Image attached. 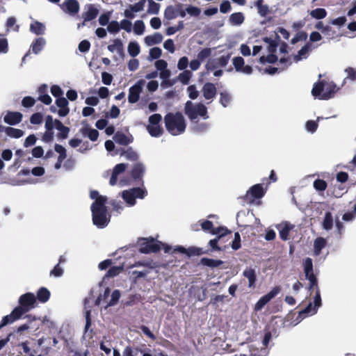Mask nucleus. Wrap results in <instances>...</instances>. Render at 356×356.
I'll list each match as a JSON object with an SVG mask.
<instances>
[{"mask_svg": "<svg viewBox=\"0 0 356 356\" xmlns=\"http://www.w3.org/2000/svg\"><path fill=\"white\" fill-rule=\"evenodd\" d=\"M5 132L8 136L14 138H19L23 136L24 134V131L22 129L13 128L11 127H6Z\"/></svg>", "mask_w": 356, "mask_h": 356, "instance_id": "473e14b6", "label": "nucleus"}, {"mask_svg": "<svg viewBox=\"0 0 356 356\" xmlns=\"http://www.w3.org/2000/svg\"><path fill=\"white\" fill-rule=\"evenodd\" d=\"M336 84L331 81H325V92L323 94L322 99L327 100L334 97V95L339 90Z\"/></svg>", "mask_w": 356, "mask_h": 356, "instance_id": "4468645a", "label": "nucleus"}, {"mask_svg": "<svg viewBox=\"0 0 356 356\" xmlns=\"http://www.w3.org/2000/svg\"><path fill=\"white\" fill-rule=\"evenodd\" d=\"M345 72L347 73V76L344 79L343 83H345L346 79H350L353 81H356V69L348 67L345 70Z\"/></svg>", "mask_w": 356, "mask_h": 356, "instance_id": "8fccbe9b", "label": "nucleus"}, {"mask_svg": "<svg viewBox=\"0 0 356 356\" xmlns=\"http://www.w3.org/2000/svg\"><path fill=\"white\" fill-rule=\"evenodd\" d=\"M305 277L309 280V290L314 289V287H317L318 286V280L316 275L314 273V270L308 272V274H305Z\"/></svg>", "mask_w": 356, "mask_h": 356, "instance_id": "58836bf2", "label": "nucleus"}, {"mask_svg": "<svg viewBox=\"0 0 356 356\" xmlns=\"http://www.w3.org/2000/svg\"><path fill=\"white\" fill-rule=\"evenodd\" d=\"M243 21L244 16L242 13H234L229 17V22L232 25H240Z\"/></svg>", "mask_w": 356, "mask_h": 356, "instance_id": "4c0bfd02", "label": "nucleus"}, {"mask_svg": "<svg viewBox=\"0 0 356 356\" xmlns=\"http://www.w3.org/2000/svg\"><path fill=\"white\" fill-rule=\"evenodd\" d=\"M120 30V24L115 20L109 22L107 26V31L111 33H116Z\"/></svg>", "mask_w": 356, "mask_h": 356, "instance_id": "de8ad7c7", "label": "nucleus"}, {"mask_svg": "<svg viewBox=\"0 0 356 356\" xmlns=\"http://www.w3.org/2000/svg\"><path fill=\"white\" fill-rule=\"evenodd\" d=\"M310 15L316 19H322L327 15V11L325 8H316L311 11Z\"/></svg>", "mask_w": 356, "mask_h": 356, "instance_id": "ea45409f", "label": "nucleus"}, {"mask_svg": "<svg viewBox=\"0 0 356 356\" xmlns=\"http://www.w3.org/2000/svg\"><path fill=\"white\" fill-rule=\"evenodd\" d=\"M46 44V41L43 38H38L31 44L32 51L34 54H38L42 51Z\"/></svg>", "mask_w": 356, "mask_h": 356, "instance_id": "c756f323", "label": "nucleus"}, {"mask_svg": "<svg viewBox=\"0 0 356 356\" xmlns=\"http://www.w3.org/2000/svg\"><path fill=\"white\" fill-rule=\"evenodd\" d=\"M333 216L331 212H325L324 219L322 222L323 228L327 231L332 229L333 227Z\"/></svg>", "mask_w": 356, "mask_h": 356, "instance_id": "7c9ffc66", "label": "nucleus"}, {"mask_svg": "<svg viewBox=\"0 0 356 356\" xmlns=\"http://www.w3.org/2000/svg\"><path fill=\"white\" fill-rule=\"evenodd\" d=\"M122 270V267L112 266L106 272L105 277H114L117 276L120 273V271Z\"/></svg>", "mask_w": 356, "mask_h": 356, "instance_id": "5fc2aeb1", "label": "nucleus"}, {"mask_svg": "<svg viewBox=\"0 0 356 356\" xmlns=\"http://www.w3.org/2000/svg\"><path fill=\"white\" fill-rule=\"evenodd\" d=\"M36 297L32 293H26L19 298V305L14 308V313L23 316L36 307Z\"/></svg>", "mask_w": 356, "mask_h": 356, "instance_id": "7ed1b4c3", "label": "nucleus"}, {"mask_svg": "<svg viewBox=\"0 0 356 356\" xmlns=\"http://www.w3.org/2000/svg\"><path fill=\"white\" fill-rule=\"evenodd\" d=\"M220 103L222 106L227 107L231 101L230 95L226 92H220Z\"/></svg>", "mask_w": 356, "mask_h": 356, "instance_id": "864d4df0", "label": "nucleus"}, {"mask_svg": "<svg viewBox=\"0 0 356 356\" xmlns=\"http://www.w3.org/2000/svg\"><path fill=\"white\" fill-rule=\"evenodd\" d=\"M80 132L83 136H87L92 141H96L99 137V131L95 129H92L88 127H82L80 129Z\"/></svg>", "mask_w": 356, "mask_h": 356, "instance_id": "5701e85b", "label": "nucleus"}, {"mask_svg": "<svg viewBox=\"0 0 356 356\" xmlns=\"http://www.w3.org/2000/svg\"><path fill=\"white\" fill-rule=\"evenodd\" d=\"M55 128L59 131L57 134V138L60 140H65L68 137L70 129L65 126L62 122L58 119L55 120Z\"/></svg>", "mask_w": 356, "mask_h": 356, "instance_id": "f3484780", "label": "nucleus"}, {"mask_svg": "<svg viewBox=\"0 0 356 356\" xmlns=\"http://www.w3.org/2000/svg\"><path fill=\"white\" fill-rule=\"evenodd\" d=\"M307 38V33L304 32V31H300L299 33H298L292 39H291V42L294 44L296 43H297L299 41H301V40H305Z\"/></svg>", "mask_w": 356, "mask_h": 356, "instance_id": "774afa93", "label": "nucleus"}, {"mask_svg": "<svg viewBox=\"0 0 356 356\" xmlns=\"http://www.w3.org/2000/svg\"><path fill=\"white\" fill-rule=\"evenodd\" d=\"M139 243V252L144 254L156 253L160 251L161 242L155 241L153 238H142Z\"/></svg>", "mask_w": 356, "mask_h": 356, "instance_id": "423d86ee", "label": "nucleus"}, {"mask_svg": "<svg viewBox=\"0 0 356 356\" xmlns=\"http://www.w3.org/2000/svg\"><path fill=\"white\" fill-rule=\"evenodd\" d=\"M8 51V40L0 34V53H7Z\"/></svg>", "mask_w": 356, "mask_h": 356, "instance_id": "680f3d73", "label": "nucleus"}, {"mask_svg": "<svg viewBox=\"0 0 356 356\" xmlns=\"http://www.w3.org/2000/svg\"><path fill=\"white\" fill-rule=\"evenodd\" d=\"M62 10L70 15L77 14L80 9V5L77 0H65L64 2L60 5Z\"/></svg>", "mask_w": 356, "mask_h": 356, "instance_id": "1a4fd4ad", "label": "nucleus"}, {"mask_svg": "<svg viewBox=\"0 0 356 356\" xmlns=\"http://www.w3.org/2000/svg\"><path fill=\"white\" fill-rule=\"evenodd\" d=\"M131 191H133L135 199H143L147 193V191L139 187L131 188Z\"/></svg>", "mask_w": 356, "mask_h": 356, "instance_id": "69168bd1", "label": "nucleus"}, {"mask_svg": "<svg viewBox=\"0 0 356 356\" xmlns=\"http://www.w3.org/2000/svg\"><path fill=\"white\" fill-rule=\"evenodd\" d=\"M56 104L60 109L58 114L60 117H65L68 115L70 108H68V101L66 98L61 97L56 99Z\"/></svg>", "mask_w": 356, "mask_h": 356, "instance_id": "dca6fc26", "label": "nucleus"}, {"mask_svg": "<svg viewBox=\"0 0 356 356\" xmlns=\"http://www.w3.org/2000/svg\"><path fill=\"white\" fill-rule=\"evenodd\" d=\"M122 197L129 206H134L136 204V199L131 189L123 191Z\"/></svg>", "mask_w": 356, "mask_h": 356, "instance_id": "72a5a7b5", "label": "nucleus"}, {"mask_svg": "<svg viewBox=\"0 0 356 356\" xmlns=\"http://www.w3.org/2000/svg\"><path fill=\"white\" fill-rule=\"evenodd\" d=\"M245 64L244 59L241 56H237L233 58V65L236 71L240 72Z\"/></svg>", "mask_w": 356, "mask_h": 356, "instance_id": "3c124183", "label": "nucleus"}, {"mask_svg": "<svg viewBox=\"0 0 356 356\" xmlns=\"http://www.w3.org/2000/svg\"><path fill=\"white\" fill-rule=\"evenodd\" d=\"M326 240L323 237H318L314 243V252L316 255H319L321 250L326 246Z\"/></svg>", "mask_w": 356, "mask_h": 356, "instance_id": "bb28decb", "label": "nucleus"}, {"mask_svg": "<svg viewBox=\"0 0 356 356\" xmlns=\"http://www.w3.org/2000/svg\"><path fill=\"white\" fill-rule=\"evenodd\" d=\"M122 154L125 155L126 158L131 161H136L138 159V154L131 147L124 151Z\"/></svg>", "mask_w": 356, "mask_h": 356, "instance_id": "13d9d810", "label": "nucleus"}, {"mask_svg": "<svg viewBox=\"0 0 356 356\" xmlns=\"http://www.w3.org/2000/svg\"><path fill=\"white\" fill-rule=\"evenodd\" d=\"M280 286H276L267 294L261 297L254 305V311H261L268 302H270L280 292Z\"/></svg>", "mask_w": 356, "mask_h": 356, "instance_id": "0eeeda50", "label": "nucleus"}, {"mask_svg": "<svg viewBox=\"0 0 356 356\" xmlns=\"http://www.w3.org/2000/svg\"><path fill=\"white\" fill-rule=\"evenodd\" d=\"M265 195V191L261 184L252 186L247 192L246 195H250L252 199H260Z\"/></svg>", "mask_w": 356, "mask_h": 356, "instance_id": "a211bd4d", "label": "nucleus"}, {"mask_svg": "<svg viewBox=\"0 0 356 356\" xmlns=\"http://www.w3.org/2000/svg\"><path fill=\"white\" fill-rule=\"evenodd\" d=\"M325 89V80L319 81L314 84L312 90V95L319 99H322V96Z\"/></svg>", "mask_w": 356, "mask_h": 356, "instance_id": "aec40b11", "label": "nucleus"}, {"mask_svg": "<svg viewBox=\"0 0 356 356\" xmlns=\"http://www.w3.org/2000/svg\"><path fill=\"white\" fill-rule=\"evenodd\" d=\"M187 92L188 93V97L191 99H195L198 95L199 92L196 88V86L195 85H191L187 88Z\"/></svg>", "mask_w": 356, "mask_h": 356, "instance_id": "e2e57ef3", "label": "nucleus"}, {"mask_svg": "<svg viewBox=\"0 0 356 356\" xmlns=\"http://www.w3.org/2000/svg\"><path fill=\"white\" fill-rule=\"evenodd\" d=\"M30 31L37 35H42L44 33L45 26L42 23L35 21L31 24Z\"/></svg>", "mask_w": 356, "mask_h": 356, "instance_id": "c85d7f7f", "label": "nucleus"}, {"mask_svg": "<svg viewBox=\"0 0 356 356\" xmlns=\"http://www.w3.org/2000/svg\"><path fill=\"white\" fill-rule=\"evenodd\" d=\"M146 0H140L135 4H129L128 9L124 11V16L127 19H134L135 15L134 13H138L144 10Z\"/></svg>", "mask_w": 356, "mask_h": 356, "instance_id": "9d476101", "label": "nucleus"}, {"mask_svg": "<svg viewBox=\"0 0 356 356\" xmlns=\"http://www.w3.org/2000/svg\"><path fill=\"white\" fill-rule=\"evenodd\" d=\"M145 168L143 163H136L134 165L133 168L131 170V177L135 180L140 179L145 172Z\"/></svg>", "mask_w": 356, "mask_h": 356, "instance_id": "412c9836", "label": "nucleus"}, {"mask_svg": "<svg viewBox=\"0 0 356 356\" xmlns=\"http://www.w3.org/2000/svg\"><path fill=\"white\" fill-rule=\"evenodd\" d=\"M107 197H100L95 201L90 207L92 222L98 228L106 227L110 222V216L107 215V207L105 205Z\"/></svg>", "mask_w": 356, "mask_h": 356, "instance_id": "f257e3e1", "label": "nucleus"}, {"mask_svg": "<svg viewBox=\"0 0 356 356\" xmlns=\"http://www.w3.org/2000/svg\"><path fill=\"white\" fill-rule=\"evenodd\" d=\"M177 17V6H168L164 11V17L168 20L173 19Z\"/></svg>", "mask_w": 356, "mask_h": 356, "instance_id": "f704fd0d", "label": "nucleus"}, {"mask_svg": "<svg viewBox=\"0 0 356 356\" xmlns=\"http://www.w3.org/2000/svg\"><path fill=\"white\" fill-rule=\"evenodd\" d=\"M243 276L248 278V286L252 287L254 286V284L257 280V275L255 273V270L253 268H247L243 271Z\"/></svg>", "mask_w": 356, "mask_h": 356, "instance_id": "a878e982", "label": "nucleus"}, {"mask_svg": "<svg viewBox=\"0 0 356 356\" xmlns=\"http://www.w3.org/2000/svg\"><path fill=\"white\" fill-rule=\"evenodd\" d=\"M202 91L206 99H212L217 94V89L215 85L210 82L204 84Z\"/></svg>", "mask_w": 356, "mask_h": 356, "instance_id": "2eb2a0df", "label": "nucleus"}, {"mask_svg": "<svg viewBox=\"0 0 356 356\" xmlns=\"http://www.w3.org/2000/svg\"><path fill=\"white\" fill-rule=\"evenodd\" d=\"M264 0H257L255 3V6L257 8L258 13L261 17H266L269 13V8L268 5H264Z\"/></svg>", "mask_w": 356, "mask_h": 356, "instance_id": "e433bc0d", "label": "nucleus"}, {"mask_svg": "<svg viewBox=\"0 0 356 356\" xmlns=\"http://www.w3.org/2000/svg\"><path fill=\"white\" fill-rule=\"evenodd\" d=\"M120 298V291L118 290L113 291L111 294V298L110 301L108 302V304L106 305V307L115 305L118 302Z\"/></svg>", "mask_w": 356, "mask_h": 356, "instance_id": "6e6d98bb", "label": "nucleus"}, {"mask_svg": "<svg viewBox=\"0 0 356 356\" xmlns=\"http://www.w3.org/2000/svg\"><path fill=\"white\" fill-rule=\"evenodd\" d=\"M211 54V49L210 48H204L197 54V59L200 61H203Z\"/></svg>", "mask_w": 356, "mask_h": 356, "instance_id": "4d7b16f0", "label": "nucleus"}, {"mask_svg": "<svg viewBox=\"0 0 356 356\" xmlns=\"http://www.w3.org/2000/svg\"><path fill=\"white\" fill-rule=\"evenodd\" d=\"M160 9V4L156 3L153 0H148L147 13L149 14L156 15L159 13Z\"/></svg>", "mask_w": 356, "mask_h": 356, "instance_id": "c03bdc74", "label": "nucleus"}, {"mask_svg": "<svg viewBox=\"0 0 356 356\" xmlns=\"http://www.w3.org/2000/svg\"><path fill=\"white\" fill-rule=\"evenodd\" d=\"M35 99L30 96L24 97L22 101V105L25 108H30L35 105Z\"/></svg>", "mask_w": 356, "mask_h": 356, "instance_id": "bf43d9fd", "label": "nucleus"}, {"mask_svg": "<svg viewBox=\"0 0 356 356\" xmlns=\"http://www.w3.org/2000/svg\"><path fill=\"white\" fill-rule=\"evenodd\" d=\"M162 120V116L159 113H155L149 117V124L146 129L152 137H160L163 134V129L161 127L160 122Z\"/></svg>", "mask_w": 356, "mask_h": 356, "instance_id": "39448f33", "label": "nucleus"}, {"mask_svg": "<svg viewBox=\"0 0 356 356\" xmlns=\"http://www.w3.org/2000/svg\"><path fill=\"white\" fill-rule=\"evenodd\" d=\"M173 252H178L181 254H185L189 257L192 256H199L204 253L202 249L200 248L190 247L188 248H186L181 245L177 246L174 249Z\"/></svg>", "mask_w": 356, "mask_h": 356, "instance_id": "f8f14e48", "label": "nucleus"}, {"mask_svg": "<svg viewBox=\"0 0 356 356\" xmlns=\"http://www.w3.org/2000/svg\"><path fill=\"white\" fill-rule=\"evenodd\" d=\"M119 24L120 29H122L128 33H130L131 31L132 23L128 19H122Z\"/></svg>", "mask_w": 356, "mask_h": 356, "instance_id": "0e129e2a", "label": "nucleus"}, {"mask_svg": "<svg viewBox=\"0 0 356 356\" xmlns=\"http://www.w3.org/2000/svg\"><path fill=\"white\" fill-rule=\"evenodd\" d=\"M314 289L316 290V294L314 298V313H316L318 307L321 306V297L319 287H314Z\"/></svg>", "mask_w": 356, "mask_h": 356, "instance_id": "a19ab883", "label": "nucleus"}, {"mask_svg": "<svg viewBox=\"0 0 356 356\" xmlns=\"http://www.w3.org/2000/svg\"><path fill=\"white\" fill-rule=\"evenodd\" d=\"M22 316V315L15 314L13 309L9 315H6L3 317L0 323V327H3L8 324L13 323L14 321L19 319Z\"/></svg>", "mask_w": 356, "mask_h": 356, "instance_id": "393cba45", "label": "nucleus"}, {"mask_svg": "<svg viewBox=\"0 0 356 356\" xmlns=\"http://www.w3.org/2000/svg\"><path fill=\"white\" fill-rule=\"evenodd\" d=\"M164 122L167 131L172 136L181 134L186 130V121L179 111L168 113L164 116Z\"/></svg>", "mask_w": 356, "mask_h": 356, "instance_id": "f03ea898", "label": "nucleus"}, {"mask_svg": "<svg viewBox=\"0 0 356 356\" xmlns=\"http://www.w3.org/2000/svg\"><path fill=\"white\" fill-rule=\"evenodd\" d=\"M23 115L20 112L8 111L3 118L5 123L9 125H16L22 120Z\"/></svg>", "mask_w": 356, "mask_h": 356, "instance_id": "ddd939ff", "label": "nucleus"}, {"mask_svg": "<svg viewBox=\"0 0 356 356\" xmlns=\"http://www.w3.org/2000/svg\"><path fill=\"white\" fill-rule=\"evenodd\" d=\"M113 140L119 145H128L133 142L134 138L131 135L127 136L121 131H117L113 136Z\"/></svg>", "mask_w": 356, "mask_h": 356, "instance_id": "6ab92c4d", "label": "nucleus"}, {"mask_svg": "<svg viewBox=\"0 0 356 356\" xmlns=\"http://www.w3.org/2000/svg\"><path fill=\"white\" fill-rule=\"evenodd\" d=\"M145 24L142 20H136L134 25V32L136 35H142L145 31Z\"/></svg>", "mask_w": 356, "mask_h": 356, "instance_id": "a18cd8bd", "label": "nucleus"}, {"mask_svg": "<svg viewBox=\"0 0 356 356\" xmlns=\"http://www.w3.org/2000/svg\"><path fill=\"white\" fill-rule=\"evenodd\" d=\"M163 37L160 33H155L151 35H147L145 38V42L148 46L159 44L162 42Z\"/></svg>", "mask_w": 356, "mask_h": 356, "instance_id": "b1692460", "label": "nucleus"}, {"mask_svg": "<svg viewBox=\"0 0 356 356\" xmlns=\"http://www.w3.org/2000/svg\"><path fill=\"white\" fill-rule=\"evenodd\" d=\"M50 298V292L45 287H41L37 292L36 300L38 299L39 302L42 303H44L49 300Z\"/></svg>", "mask_w": 356, "mask_h": 356, "instance_id": "cd10ccee", "label": "nucleus"}, {"mask_svg": "<svg viewBox=\"0 0 356 356\" xmlns=\"http://www.w3.org/2000/svg\"><path fill=\"white\" fill-rule=\"evenodd\" d=\"M192 72L190 70H184L183 72L180 73L178 76L179 80L184 85H187L189 83L191 78L192 77Z\"/></svg>", "mask_w": 356, "mask_h": 356, "instance_id": "79ce46f5", "label": "nucleus"}, {"mask_svg": "<svg viewBox=\"0 0 356 356\" xmlns=\"http://www.w3.org/2000/svg\"><path fill=\"white\" fill-rule=\"evenodd\" d=\"M127 49L129 54L133 58L138 56L140 51V46L136 41L130 42L128 44Z\"/></svg>", "mask_w": 356, "mask_h": 356, "instance_id": "c9c22d12", "label": "nucleus"}, {"mask_svg": "<svg viewBox=\"0 0 356 356\" xmlns=\"http://www.w3.org/2000/svg\"><path fill=\"white\" fill-rule=\"evenodd\" d=\"M212 234H219V236L218 237L220 238L222 236H224L227 235V234H231V231H229L226 227H219L217 228L213 229L211 231Z\"/></svg>", "mask_w": 356, "mask_h": 356, "instance_id": "603ef678", "label": "nucleus"}, {"mask_svg": "<svg viewBox=\"0 0 356 356\" xmlns=\"http://www.w3.org/2000/svg\"><path fill=\"white\" fill-rule=\"evenodd\" d=\"M143 80L138 81L129 89L128 101L131 104L136 103L140 98V94L143 90Z\"/></svg>", "mask_w": 356, "mask_h": 356, "instance_id": "6e6552de", "label": "nucleus"}, {"mask_svg": "<svg viewBox=\"0 0 356 356\" xmlns=\"http://www.w3.org/2000/svg\"><path fill=\"white\" fill-rule=\"evenodd\" d=\"M327 186V182L323 179H317L314 181V187L316 191H324Z\"/></svg>", "mask_w": 356, "mask_h": 356, "instance_id": "49530a36", "label": "nucleus"}, {"mask_svg": "<svg viewBox=\"0 0 356 356\" xmlns=\"http://www.w3.org/2000/svg\"><path fill=\"white\" fill-rule=\"evenodd\" d=\"M264 41L268 43V50L270 53H275L278 42L276 40H272L270 38H265Z\"/></svg>", "mask_w": 356, "mask_h": 356, "instance_id": "09e8293b", "label": "nucleus"}, {"mask_svg": "<svg viewBox=\"0 0 356 356\" xmlns=\"http://www.w3.org/2000/svg\"><path fill=\"white\" fill-rule=\"evenodd\" d=\"M86 11L82 13L81 17L84 22H90L95 19L99 11L96 5L92 3H88L85 6Z\"/></svg>", "mask_w": 356, "mask_h": 356, "instance_id": "9b49d317", "label": "nucleus"}, {"mask_svg": "<svg viewBox=\"0 0 356 356\" xmlns=\"http://www.w3.org/2000/svg\"><path fill=\"white\" fill-rule=\"evenodd\" d=\"M111 12H106L102 14L99 17V23L102 26H106L109 24V19L111 17Z\"/></svg>", "mask_w": 356, "mask_h": 356, "instance_id": "052dcab7", "label": "nucleus"}, {"mask_svg": "<svg viewBox=\"0 0 356 356\" xmlns=\"http://www.w3.org/2000/svg\"><path fill=\"white\" fill-rule=\"evenodd\" d=\"M51 93L54 97L59 98L63 95V91L59 86L53 85L51 87Z\"/></svg>", "mask_w": 356, "mask_h": 356, "instance_id": "338daca9", "label": "nucleus"}, {"mask_svg": "<svg viewBox=\"0 0 356 356\" xmlns=\"http://www.w3.org/2000/svg\"><path fill=\"white\" fill-rule=\"evenodd\" d=\"M291 229L292 226H291L289 224L286 223L280 230L279 234L280 238L283 241L288 240L289 234Z\"/></svg>", "mask_w": 356, "mask_h": 356, "instance_id": "37998d69", "label": "nucleus"}, {"mask_svg": "<svg viewBox=\"0 0 356 356\" xmlns=\"http://www.w3.org/2000/svg\"><path fill=\"white\" fill-rule=\"evenodd\" d=\"M107 49L110 52L112 53L117 51L121 56H124V55L123 44L120 39H115L113 40V44L108 45Z\"/></svg>", "mask_w": 356, "mask_h": 356, "instance_id": "4be33fe9", "label": "nucleus"}, {"mask_svg": "<svg viewBox=\"0 0 356 356\" xmlns=\"http://www.w3.org/2000/svg\"><path fill=\"white\" fill-rule=\"evenodd\" d=\"M222 261L218 259H213L207 257H203L200 259V264L203 266H209L211 268H216L222 264Z\"/></svg>", "mask_w": 356, "mask_h": 356, "instance_id": "2f4dec72", "label": "nucleus"}, {"mask_svg": "<svg viewBox=\"0 0 356 356\" xmlns=\"http://www.w3.org/2000/svg\"><path fill=\"white\" fill-rule=\"evenodd\" d=\"M184 113L188 116L191 121L193 122L198 116L204 119L209 118L207 115V108L202 103L194 104L191 101H187L184 106Z\"/></svg>", "mask_w": 356, "mask_h": 356, "instance_id": "20e7f679", "label": "nucleus"}]
</instances>
